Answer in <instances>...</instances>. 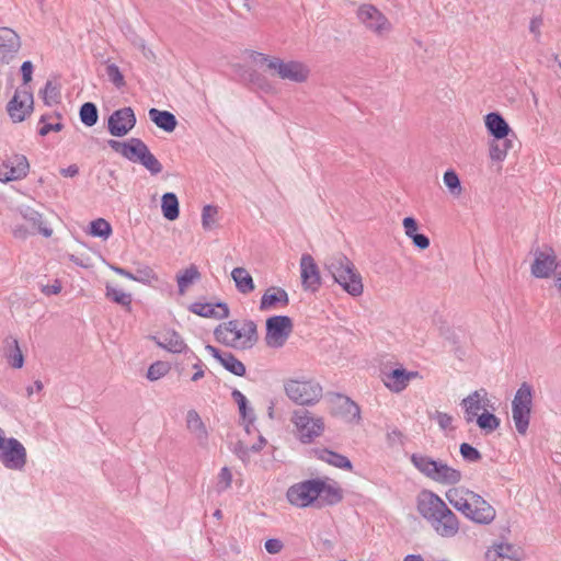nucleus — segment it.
<instances>
[{
    "label": "nucleus",
    "instance_id": "nucleus-63",
    "mask_svg": "<svg viewBox=\"0 0 561 561\" xmlns=\"http://www.w3.org/2000/svg\"><path fill=\"white\" fill-rule=\"evenodd\" d=\"M43 294L46 296L58 295L61 291V283L56 279L54 284L42 287Z\"/></svg>",
    "mask_w": 561,
    "mask_h": 561
},
{
    "label": "nucleus",
    "instance_id": "nucleus-14",
    "mask_svg": "<svg viewBox=\"0 0 561 561\" xmlns=\"http://www.w3.org/2000/svg\"><path fill=\"white\" fill-rule=\"evenodd\" d=\"M293 320L287 316H273L266 320L265 342L271 347H280L293 331Z\"/></svg>",
    "mask_w": 561,
    "mask_h": 561
},
{
    "label": "nucleus",
    "instance_id": "nucleus-1",
    "mask_svg": "<svg viewBox=\"0 0 561 561\" xmlns=\"http://www.w3.org/2000/svg\"><path fill=\"white\" fill-rule=\"evenodd\" d=\"M417 511L440 537L453 538L459 533L460 523L457 515L435 492L425 490L420 493Z\"/></svg>",
    "mask_w": 561,
    "mask_h": 561
},
{
    "label": "nucleus",
    "instance_id": "nucleus-9",
    "mask_svg": "<svg viewBox=\"0 0 561 561\" xmlns=\"http://www.w3.org/2000/svg\"><path fill=\"white\" fill-rule=\"evenodd\" d=\"M284 389L287 397L300 405H313L322 398V387L314 380L290 379Z\"/></svg>",
    "mask_w": 561,
    "mask_h": 561
},
{
    "label": "nucleus",
    "instance_id": "nucleus-43",
    "mask_svg": "<svg viewBox=\"0 0 561 561\" xmlns=\"http://www.w3.org/2000/svg\"><path fill=\"white\" fill-rule=\"evenodd\" d=\"M90 234L106 240L112 233V227L107 220L98 218L90 224Z\"/></svg>",
    "mask_w": 561,
    "mask_h": 561
},
{
    "label": "nucleus",
    "instance_id": "nucleus-61",
    "mask_svg": "<svg viewBox=\"0 0 561 561\" xmlns=\"http://www.w3.org/2000/svg\"><path fill=\"white\" fill-rule=\"evenodd\" d=\"M543 24V20L540 15L538 16H534L531 20H530V23H529V31L530 33H533L537 38L540 36V28Z\"/></svg>",
    "mask_w": 561,
    "mask_h": 561
},
{
    "label": "nucleus",
    "instance_id": "nucleus-44",
    "mask_svg": "<svg viewBox=\"0 0 561 561\" xmlns=\"http://www.w3.org/2000/svg\"><path fill=\"white\" fill-rule=\"evenodd\" d=\"M477 424L481 430L491 433L500 426V419L493 413L484 412L477 416Z\"/></svg>",
    "mask_w": 561,
    "mask_h": 561
},
{
    "label": "nucleus",
    "instance_id": "nucleus-10",
    "mask_svg": "<svg viewBox=\"0 0 561 561\" xmlns=\"http://www.w3.org/2000/svg\"><path fill=\"white\" fill-rule=\"evenodd\" d=\"M298 438L304 444L312 443L324 431V421L321 416H314L308 410H296L291 415Z\"/></svg>",
    "mask_w": 561,
    "mask_h": 561
},
{
    "label": "nucleus",
    "instance_id": "nucleus-60",
    "mask_svg": "<svg viewBox=\"0 0 561 561\" xmlns=\"http://www.w3.org/2000/svg\"><path fill=\"white\" fill-rule=\"evenodd\" d=\"M411 240H412L414 247L420 250H425L430 247V239L427 236H425L423 233H417Z\"/></svg>",
    "mask_w": 561,
    "mask_h": 561
},
{
    "label": "nucleus",
    "instance_id": "nucleus-59",
    "mask_svg": "<svg viewBox=\"0 0 561 561\" xmlns=\"http://www.w3.org/2000/svg\"><path fill=\"white\" fill-rule=\"evenodd\" d=\"M283 547V542L276 538H271L265 541V549L271 554L279 553Z\"/></svg>",
    "mask_w": 561,
    "mask_h": 561
},
{
    "label": "nucleus",
    "instance_id": "nucleus-47",
    "mask_svg": "<svg viewBox=\"0 0 561 561\" xmlns=\"http://www.w3.org/2000/svg\"><path fill=\"white\" fill-rule=\"evenodd\" d=\"M157 279H158L157 274L148 265H142V266L136 268V271L133 275V280L142 283V284H151L152 282H154Z\"/></svg>",
    "mask_w": 561,
    "mask_h": 561
},
{
    "label": "nucleus",
    "instance_id": "nucleus-26",
    "mask_svg": "<svg viewBox=\"0 0 561 561\" xmlns=\"http://www.w3.org/2000/svg\"><path fill=\"white\" fill-rule=\"evenodd\" d=\"M289 304L287 291L282 287L271 286L263 294L260 301V310L267 311L275 309L277 306L286 307Z\"/></svg>",
    "mask_w": 561,
    "mask_h": 561
},
{
    "label": "nucleus",
    "instance_id": "nucleus-62",
    "mask_svg": "<svg viewBox=\"0 0 561 561\" xmlns=\"http://www.w3.org/2000/svg\"><path fill=\"white\" fill-rule=\"evenodd\" d=\"M21 73L24 83H28L32 80L33 64L30 60H26L22 64Z\"/></svg>",
    "mask_w": 561,
    "mask_h": 561
},
{
    "label": "nucleus",
    "instance_id": "nucleus-8",
    "mask_svg": "<svg viewBox=\"0 0 561 561\" xmlns=\"http://www.w3.org/2000/svg\"><path fill=\"white\" fill-rule=\"evenodd\" d=\"M27 461V453L24 445L14 437H5L0 427V462L4 468L14 471H23Z\"/></svg>",
    "mask_w": 561,
    "mask_h": 561
},
{
    "label": "nucleus",
    "instance_id": "nucleus-33",
    "mask_svg": "<svg viewBox=\"0 0 561 561\" xmlns=\"http://www.w3.org/2000/svg\"><path fill=\"white\" fill-rule=\"evenodd\" d=\"M513 148V139L508 137L496 139L490 142L489 154L491 160L502 162L505 160L508 151Z\"/></svg>",
    "mask_w": 561,
    "mask_h": 561
},
{
    "label": "nucleus",
    "instance_id": "nucleus-6",
    "mask_svg": "<svg viewBox=\"0 0 561 561\" xmlns=\"http://www.w3.org/2000/svg\"><path fill=\"white\" fill-rule=\"evenodd\" d=\"M252 59L256 64L266 65L270 70H273L283 80L302 83L309 78V68L297 60L284 61L278 57H270L257 51L252 54Z\"/></svg>",
    "mask_w": 561,
    "mask_h": 561
},
{
    "label": "nucleus",
    "instance_id": "nucleus-49",
    "mask_svg": "<svg viewBox=\"0 0 561 561\" xmlns=\"http://www.w3.org/2000/svg\"><path fill=\"white\" fill-rule=\"evenodd\" d=\"M170 370V366L165 362L158 360L151 364L147 371V378L151 381L158 380L165 376Z\"/></svg>",
    "mask_w": 561,
    "mask_h": 561
},
{
    "label": "nucleus",
    "instance_id": "nucleus-32",
    "mask_svg": "<svg viewBox=\"0 0 561 561\" xmlns=\"http://www.w3.org/2000/svg\"><path fill=\"white\" fill-rule=\"evenodd\" d=\"M231 277L239 293L247 295L254 290L253 278L244 267H234Z\"/></svg>",
    "mask_w": 561,
    "mask_h": 561
},
{
    "label": "nucleus",
    "instance_id": "nucleus-20",
    "mask_svg": "<svg viewBox=\"0 0 561 561\" xmlns=\"http://www.w3.org/2000/svg\"><path fill=\"white\" fill-rule=\"evenodd\" d=\"M524 556L523 549L510 542H495L486 551L488 561H519Z\"/></svg>",
    "mask_w": 561,
    "mask_h": 561
},
{
    "label": "nucleus",
    "instance_id": "nucleus-40",
    "mask_svg": "<svg viewBox=\"0 0 561 561\" xmlns=\"http://www.w3.org/2000/svg\"><path fill=\"white\" fill-rule=\"evenodd\" d=\"M219 363L225 367V369L236 376L242 377L245 374L244 364L229 352H225V355H222V359Z\"/></svg>",
    "mask_w": 561,
    "mask_h": 561
},
{
    "label": "nucleus",
    "instance_id": "nucleus-42",
    "mask_svg": "<svg viewBox=\"0 0 561 561\" xmlns=\"http://www.w3.org/2000/svg\"><path fill=\"white\" fill-rule=\"evenodd\" d=\"M219 209L214 205H205L202 210V226L204 230H211L217 226Z\"/></svg>",
    "mask_w": 561,
    "mask_h": 561
},
{
    "label": "nucleus",
    "instance_id": "nucleus-17",
    "mask_svg": "<svg viewBox=\"0 0 561 561\" xmlns=\"http://www.w3.org/2000/svg\"><path fill=\"white\" fill-rule=\"evenodd\" d=\"M30 169L28 161L23 154H14L0 164V181L11 182L24 179Z\"/></svg>",
    "mask_w": 561,
    "mask_h": 561
},
{
    "label": "nucleus",
    "instance_id": "nucleus-18",
    "mask_svg": "<svg viewBox=\"0 0 561 561\" xmlns=\"http://www.w3.org/2000/svg\"><path fill=\"white\" fill-rule=\"evenodd\" d=\"M107 144L114 151L134 163H139L141 157L148 152L149 149L139 138H129L127 141L110 139Z\"/></svg>",
    "mask_w": 561,
    "mask_h": 561
},
{
    "label": "nucleus",
    "instance_id": "nucleus-16",
    "mask_svg": "<svg viewBox=\"0 0 561 561\" xmlns=\"http://www.w3.org/2000/svg\"><path fill=\"white\" fill-rule=\"evenodd\" d=\"M300 277L302 288L316 293L321 287V275L314 259L305 253L300 257Z\"/></svg>",
    "mask_w": 561,
    "mask_h": 561
},
{
    "label": "nucleus",
    "instance_id": "nucleus-29",
    "mask_svg": "<svg viewBox=\"0 0 561 561\" xmlns=\"http://www.w3.org/2000/svg\"><path fill=\"white\" fill-rule=\"evenodd\" d=\"M416 375L417 373L407 371L402 368L393 369L386 375L385 386L391 391L400 392L407 388L409 381Z\"/></svg>",
    "mask_w": 561,
    "mask_h": 561
},
{
    "label": "nucleus",
    "instance_id": "nucleus-50",
    "mask_svg": "<svg viewBox=\"0 0 561 561\" xmlns=\"http://www.w3.org/2000/svg\"><path fill=\"white\" fill-rule=\"evenodd\" d=\"M142 167H145L152 175H157L162 171V164L160 161L150 152H146L139 162Z\"/></svg>",
    "mask_w": 561,
    "mask_h": 561
},
{
    "label": "nucleus",
    "instance_id": "nucleus-38",
    "mask_svg": "<svg viewBox=\"0 0 561 561\" xmlns=\"http://www.w3.org/2000/svg\"><path fill=\"white\" fill-rule=\"evenodd\" d=\"M41 93L44 103L48 106H54L60 102V85L57 82L48 80Z\"/></svg>",
    "mask_w": 561,
    "mask_h": 561
},
{
    "label": "nucleus",
    "instance_id": "nucleus-45",
    "mask_svg": "<svg viewBox=\"0 0 561 561\" xmlns=\"http://www.w3.org/2000/svg\"><path fill=\"white\" fill-rule=\"evenodd\" d=\"M444 184L453 195L459 196L462 192L458 174L454 170H447L443 176Z\"/></svg>",
    "mask_w": 561,
    "mask_h": 561
},
{
    "label": "nucleus",
    "instance_id": "nucleus-36",
    "mask_svg": "<svg viewBox=\"0 0 561 561\" xmlns=\"http://www.w3.org/2000/svg\"><path fill=\"white\" fill-rule=\"evenodd\" d=\"M162 214L168 220H175L180 215L179 199L174 193H165L161 203Z\"/></svg>",
    "mask_w": 561,
    "mask_h": 561
},
{
    "label": "nucleus",
    "instance_id": "nucleus-2",
    "mask_svg": "<svg viewBox=\"0 0 561 561\" xmlns=\"http://www.w3.org/2000/svg\"><path fill=\"white\" fill-rule=\"evenodd\" d=\"M445 496L455 510L476 524L489 525L495 519V508L481 495L466 486L450 488Z\"/></svg>",
    "mask_w": 561,
    "mask_h": 561
},
{
    "label": "nucleus",
    "instance_id": "nucleus-11",
    "mask_svg": "<svg viewBox=\"0 0 561 561\" xmlns=\"http://www.w3.org/2000/svg\"><path fill=\"white\" fill-rule=\"evenodd\" d=\"M320 485V478L295 483L287 490V500L294 506L308 507L319 499Z\"/></svg>",
    "mask_w": 561,
    "mask_h": 561
},
{
    "label": "nucleus",
    "instance_id": "nucleus-31",
    "mask_svg": "<svg viewBox=\"0 0 561 561\" xmlns=\"http://www.w3.org/2000/svg\"><path fill=\"white\" fill-rule=\"evenodd\" d=\"M149 118L162 130L171 133L178 125L176 117L169 111H160L158 108L149 110Z\"/></svg>",
    "mask_w": 561,
    "mask_h": 561
},
{
    "label": "nucleus",
    "instance_id": "nucleus-28",
    "mask_svg": "<svg viewBox=\"0 0 561 561\" xmlns=\"http://www.w3.org/2000/svg\"><path fill=\"white\" fill-rule=\"evenodd\" d=\"M186 427L194 435L197 444L206 447L208 444V432L202 417L195 410H190L186 414Z\"/></svg>",
    "mask_w": 561,
    "mask_h": 561
},
{
    "label": "nucleus",
    "instance_id": "nucleus-51",
    "mask_svg": "<svg viewBox=\"0 0 561 561\" xmlns=\"http://www.w3.org/2000/svg\"><path fill=\"white\" fill-rule=\"evenodd\" d=\"M105 73L108 81L112 82L117 89H122L123 87H125L126 82L118 66H116L115 64H108L106 66Z\"/></svg>",
    "mask_w": 561,
    "mask_h": 561
},
{
    "label": "nucleus",
    "instance_id": "nucleus-46",
    "mask_svg": "<svg viewBox=\"0 0 561 561\" xmlns=\"http://www.w3.org/2000/svg\"><path fill=\"white\" fill-rule=\"evenodd\" d=\"M106 297L123 307H130L131 295L121 289L106 286Z\"/></svg>",
    "mask_w": 561,
    "mask_h": 561
},
{
    "label": "nucleus",
    "instance_id": "nucleus-58",
    "mask_svg": "<svg viewBox=\"0 0 561 561\" xmlns=\"http://www.w3.org/2000/svg\"><path fill=\"white\" fill-rule=\"evenodd\" d=\"M192 356L196 359V362L193 364V368L195 369V373L191 377V380L196 382L199 379H202L205 376L204 370V363L195 355V353L191 352Z\"/></svg>",
    "mask_w": 561,
    "mask_h": 561
},
{
    "label": "nucleus",
    "instance_id": "nucleus-5",
    "mask_svg": "<svg viewBox=\"0 0 561 561\" xmlns=\"http://www.w3.org/2000/svg\"><path fill=\"white\" fill-rule=\"evenodd\" d=\"M412 465L426 478L443 485H455L462 479L460 470L442 460H435L423 454H412Z\"/></svg>",
    "mask_w": 561,
    "mask_h": 561
},
{
    "label": "nucleus",
    "instance_id": "nucleus-19",
    "mask_svg": "<svg viewBox=\"0 0 561 561\" xmlns=\"http://www.w3.org/2000/svg\"><path fill=\"white\" fill-rule=\"evenodd\" d=\"M21 48V39L10 27H0V61L9 64L14 59Z\"/></svg>",
    "mask_w": 561,
    "mask_h": 561
},
{
    "label": "nucleus",
    "instance_id": "nucleus-53",
    "mask_svg": "<svg viewBox=\"0 0 561 561\" xmlns=\"http://www.w3.org/2000/svg\"><path fill=\"white\" fill-rule=\"evenodd\" d=\"M387 445L390 448L400 447L404 445V435L398 428H392L386 435Z\"/></svg>",
    "mask_w": 561,
    "mask_h": 561
},
{
    "label": "nucleus",
    "instance_id": "nucleus-13",
    "mask_svg": "<svg viewBox=\"0 0 561 561\" xmlns=\"http://www.w3.org/2000/svg\"><path fill=\"white\" fill-rule=\"evenodd\" d=\"M356 16L367 30L377 35L389 33L392 28L387 16L373 4H360L356 11Z\"/></svg>",
    "mask_w": 561,
    "mask_h": 561
},
{
    "label": "nucleus",
    "instance_id": "nucleus-12",
    "mask_svg": "<svg viewBox=\"0 0 561 561\" xmlns=\"http://www.w3.org/2000/svg\"><path fill=\"white\" fill-rule=\"evenodd\" d=\"M533 252L534 262L531 263L530 272L534 277L549 278L559 270L561 261L557 260V254L552 247L545 244L542 248H536Z\"/></svg>",
    "mask_w": 561,
    "mask_h": 561
},
{
    "label": "nucleus",
    "instance_id": "nucleus-39",
    "mask_svg": "<svg viewBox=\"0 0 561 561\" xmlns=\"http://www.w3.org/2000/svg\"><path fill=\"white\" fill-rule=\"evenodd\" d=\"M7 347L10 348V353L8 354V358L10 359V364L14 368H21L24 363L23 354L20 350L19 342L15 337L9 336L4 340Z\"/></svg>",
    "mask_w": 561,
    "mask_h": 561
},
{
    "label": "nucleus",
    "instance_id": "nucleus-22",
    "mask_svg": "<svg viewBox=\"0 0 561 561\" xmlns=\"http://www.w3.org/2000/svg\"><path fill=\"white\" fill-rule=\"evenodd\" d=\"M488 392L484 388L473 391L462 399L461 405L465 409V420L471 423L478 415L480 410L489 405Z\"/></svg>",
    "mask_w": 561,
    "mask_h": 561
},
{
    "label": "nucleus",
    "instance_id": "nucleus-55",
    "mask_svg": "<svg viewBox=\"0 0 561 561\" xmlns=\"http://www.w3.org/2000/svg\"><path fill=\"white\" fill-rule=\"evenodd\" d=\"M432 419L437 422L438 426L443 431L451 428V424H453V420H454L451 415H449L445 412L436 411L434 413V415L432 416Z\"/></svg>",
    "mask_w": 561,
    "mask_h": 561
},
{
    "label": "nucleus",
    "instance_id": "nucleus-56",
    "mask_svg": "<svg viewBox=\"0 0 561 561\" xmlns=\"http://www.w3.org/2000/svg\"><path fill=\"white\" fill-rule=\"evenodd\" d=\"M231 482H232V474H231V471L229 470V468H227V467L221 468L219 476H218L219 490L220 491L227 490L231 485Z\"/></svg>",
    "mask_w": 561,
    "mask_h": 561
},
{
    "label": "nucleus",
    "instance_id": "nucleus-24",
    "mask_svg": "<svg viewBox=\"0 0 561 561\" xmlns=\"http://www.w3.org/2000/svg\"><path fill=\"white\" fill-rule=\"evenodd\" d=\"M484 124L489 134L496 139H504L508 136L515 138V134L504 119V117L497 113L492 112L485 115Z\"/></svg>",
    "mask_w": 561,
    "mask_h": 561
},
{
    "label": "nucleus",
    "instance_id": "nucleus-35",
    "mask_svg": "<svg viewBox=\"0 0 561 561\" xmlns=\"http://www.w3.org/2000/svg\"><path fill=\"white\" fill-rule=\"evenodd\" d=\"M319 458L329 465H332L333 467L345 469V470H352L353 465L350 461V459L339 453L329 450V449H322L319 454Z\"/></svg>",
    "mask_w": 561,
    "mask_h": 561
},
{
    "label": "nucleus",
    "instance_id": "nucleus-30",
    "mask_svg": "<svg viewBox=\"0 0 561 561\" xmlns=\"http://www.w3.org/2000/svg\"><path fill=\"white\" fill-rule=\"evenodd\" d=\"M21 217L26 220L34 231L42 233L45 237H50L53 230L44 226L43 216L37 210L30 206H23L19 209Z\"/></svg>",
    "mask_w": 561,
    "mask_h": 561
},
{
    "label": "nucleus",
    "instance_id": "nucleus-25",
    "mask_svg": "<svg viewBox=\"0 0 561 561\" xmlns=\"http://www.w3.org/2000/svg\"><path fill=\"white\" fill-rule=\"evenodd\" d=\"M320 484L321 490L318 500H320L323 505L333 506L343 500V489L336 481L330 478H320Z\"/></svg>",
    "mask_w": 561,
    "mask_h": 561
},
{
    "label": "nucleus",
    "instance_id": "nucleus-54",
    "mask_svg": "<svg viewBox=\"0 0 561 561\" xmlns=\"http://www.w3.org/2000/svg\"><path fill=\"white\" fill-rule=\"evenodd\" d=\"M39 124H42L38 134L41 136H46L50 131H60L64 128V124L58 123H46V116L43 115L39 119Z\"/></svg>",
    "mask_w": 561,
    "mask_h": 561
},
{
    "label": "nucleus",
    "instance_id": "nucleus-41",
    "mask_svg": "<svg viewBox=\"0 0 561 561\" xmlns=\"http://www.w3.org/2000/svg\"><path fill=\"white\" fill-rule=\"evenodd\" d=\"M80 121L88 127H92L98 123L99 112L98 107L92 102H85L81 105L79 111Z\"/></svg>",
    "mask_w": 561,
    "mask_h": 561
},
{
    "label": "nucleus",
    "instance_id": "nucleus-52",
    "mask_svg": "<svg viewBox=\"0 0 561 561\" xmlns=\"http://www.w3.org/2000/svg\"><path fill=\"white\" fill-rule=\"evenodd\" d=\"M460 455L469 462H477L482 458L481 453L468 443H462L460 445Z\"/></svg>",
    "mask_w": 561,
    "mask_h": 561
},
{
    "label": "nucleus",
    "instance_id": "nucleus-48",
    "mask_svg": "<svg viewBox=\"0 0 561 561\" xmlns=\"http://www.w3.org/2000/svg\"><path fill=\"white\" fill-rule=\"evenodd\" d=\"M233 400L238 403V407H239V411H240V414L243 419H249V421H253L254 416H253V411L252 409H249L248 408V400L245 398V396L234 389L231 393Z\"/></svg>",
    "mask_w": 561,
    "mask_h": 561
},
{
    "label": "nucleus",
    "instance_id": "nucleus-57",
    "mask_svg": "<svg viewBox=\"0 0 561 561\" xmlns=\"http://www.w3.org/2000/svg\"><path fill=\"white\" fill-rule=\"evenodd\" d=\"M405 236L412 239L417 234V222L413 217H405L402 221Z\"/></svg>",
    "mask_w": 561,
    "mask_h": 561
},
{
    "label": "nucleus",
    "instance_id": "nucleus-4",
    "mask_svg": "<svg viewBox=\"0 0 561 561\" xmlns=\"http://www.w3.org/2000/svg\"><path fill=\"white\" fill-rule=\"evenodd\" d=\"M324 268L348 295L358 297L363 294L362 276L345 254L335 253L327 257Z\"/></svg>",
    "mask_w": 561,
    "mask_h": 561
},
{
    "label": "nucleus",
    "instance_id": "nucleus-7",
    "mask_svg": "<svg viewBox=\"0 0 561 561\" xmlns=\"http://www.w3.org/2000/svg\"><path fill=\"white\" fill-rule=\"evenodd\" d=\"M534 389L528 382H523L517 389L512 401V417L516 431L520 435L527 433L533 408Z\"/></svg>",
    "mask_w": 561,
    "mask_h": 561
},
{
    "label": "nucleus",
    "instance_id": "nucleus-3",
    "mask_svg": "<svg viewBox=\"0 0 561 561\" xmlns=\"http://www.w3.org/2000/svg\"><path fill=\"white\" fill-rule=\"evenodd\" d=\"M218 342L236 350L252 348L257 340V327L253 320H230L214 331Z\"/></svg>",
    "mask_w": 561,
    "mask_h": 561
},
{
    "label": "nucleus",
    "instance_id": "nucleus-21",
    "mask_svg": "<svg viewBox=\"0 0 561 561\" xmlns=\"http://www.w3.org/2000/svg\"><path fill=\"white\" fill-rule=\"evenodd\" d=\"M150 339L161 348L173 353L181 354L188 351V346L184 339L175 330L169 329L159 335H152Z\"/></svg>",
    "mask_w": 561,
    "mask_h": 561
},
{
    "label": "nucleus",
    "instance_id": "nucleus-37",
    "mask_svg": "<svg viewBox=\"0 0 561 561\" xmlns=\"http://www.w3.org/2000/svg\"><path fill=\"white\" fill-rule=\"evenodd\" d=\"M30 108L31 106L26 105L23 101H20L16 94L8 103L9 115L14 122L24 121L30 112Z\"/></svg>",
    "mask_w": 561,
    "mask_h": 561
},
{
    "label": "nucleus",
    "instance_id": "nucleus-34",
    "mask_svg": "<svg viewBox=\"0 0 561 561\" xmlns=\"http://www.w3.org/2000/svg\"><path fill=\"white\" fill-rule=\"evenodd\" d=\"M201 279V273L195 265H190L183 272L176 275V282L179 287V293L184 295L187 288L194 284L195 282Z\"/></svg>",
    "mask_w": 561,
    "mask_h": 561
},
{
    "label": "nucleus",
    "instance_id": "nucleus-15",
    "mask_svg": "<svg viewBox=\"0 0 561 561\" xmlns=\"http://www.w3.org/2000/svg\"><path fill=\"white\" fill-rule=\"evenodd\" d=\"M136 125V116L131 107L116 110L108 117L107 128L112 136L123 137Z\"/></svg>",
    "mask_w": 561,
    "mask_h": 561
},
{
    "label": "nucleus",
    "instance_id": "nucleus-23",
    "mask_svg": "<svg viewBox=\"0 0 561 561\" xmlns=\"http://www.w3.org/2000/svg\"><path fill=\"white\" fill-rule=\"evenodd\" d=\"M188 310L203 318L226 319L229 316V307L226 302H193L188 306Z\"/></svg>",
    "mask_w": 561,
    "mask_h": 561
},
{
    "label": "nucleus",
    "instance_id": "nucleus-27",
    "mask_svg": "<svg viewBox=\"0 0 561 561\" xmlns=\"http://www.w3.org/2000/svg\"><path fill=\"white\" fill-rule=\"evenodd\" d=\"M332 414L350 417L351 421L360 420V409L348 397L336 394L333 400Z\"/></svg>",
    "mask_w": 561,
    "mask_h": 561
},
{
    "label": "nucleus",
    "instance_id": "nucleus-64",
    "mask_svg": "<svg viewBox=\"0 0 561 561\" xmlns=\"http://www.w3.org/2000/svg\"><path fill=\"white\" fill-rule=\"evenodd\" d=\"M234 453L243 461H245L249 458V449L248 447L243 446L242 443H238L236 445Z\"/></svg>",
    "mask_w": 561,
    "mask_h": 561
}]
</instances>
